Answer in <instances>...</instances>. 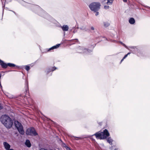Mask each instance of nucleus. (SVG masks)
I'll list each match as a JSON object with an SVG mask.
<instances>
[{"instance_id":"nucleus-1","label":"nucleus","mask_w":150,"mask_h":150,"mask_svg":"<svg viewBox=\"0 0 150 150\" xmlns=\"http://www.w3.org/2000/svg\"><path fill=\"white\" fill-rule=\"evenodd\" d=\"M110 135V134L108 130L105 129L103 132H98L93 135L91 137V139L93 141H95V139L93 138V137L95 136L96 138L98 139H106Z\"/></svg>"},{"instance_id":"nucleus-2","label":"nucleus","mask_w":150,"mask_h":150,"mask_svg":"<svg viewBox=\"0 0 150 150\" xmlns=\"http://www.w3.org/2000/svg\"><path fill=\"white\" fill-rule=\"evenodd\" d=\"M1 122L7 128H11L13 125V121L11 118L6 115H2L0 118Z\"/></svg>"},{"instance_id":"nucleus-3","label":"nucleus","mask_w":150,"mask_h":150,"mask_svg":"<svg viewBox=\"0 0 150 150\" xmlns=\"http://www.w3.org/2000/svg\"><path fill=\"white\" fill-rule=\"evenodd\" d=\"M101 5L99 2H93L91 3L89 6L90 9L92 11L96 12L98 11L100 8Z\"/></svg>"},{"instance_id":"nucleus-4","label":"nucleus","mask_w":150,"mask_h":150,"mask_svg":"<svg viewBox=\"0 0 150 150\" xmlns=\"http://www.w3.org/2000/svg\"><path fill=\"white\" fill-rule=\"evenodd\" d=\"M76 50L78 53L86 54H89L92 52V50L88 49L83 46L78 47L77 48Z\"/></svg>"},{"instance_id":"nucleus-5","label":"nucleus","mask_w":150,"mask_h":150,"mask_svg":"<svg viewBox=\"0 0 150 150\" xmlns=\"http://www.w3.org/2000/svg\"><path fill=\"white\" fill-rule=\"evenodd\" d=\"M15 125L19 132L22 134H23L24 131L23 130V127L21 124L18 121H15Z\"/></svg>"},{"instance_id":"nucleus-6","label":"nucleus","mask_w":150,"mask_h":150,"mask_svg":"<svg viewBox=\"0 0 150 150\" xmlns=\"http://www.w3.org/2000/svg\"><path fill=\"white\" fill-rule=\"evenodd\" d=\"M26 133L27 135L32 136H35L38 134L35 129L33 127L28 129L26 130Z\"/></svg>"},{"instance_id":"nucleus-7","label":"nucleus","mask_w":150,"mask_h":150,"mask_svg":"<svg viewBox=\"0 0 150 150\" xmlns=\"http://www.w3.org/2000/svg\"><path fill=\"white\" fill-rule=\"evenodd\" d=\"M127 49L129 50L131 53L134 54L136 52L138 51L137 47L136 46H129V47L127 46Z\"/></svg>"},{"instance_id":"nucleus-8","label":"nucleus","mask_w":150,"mask_h":150,"mask_svg":"<svg viewBox=\"0 0 150 150\" xmlns=\"http://www.w3.org/2000/svg\"><path fill=\"white\" fill-rule=\"evenodd\" d=\"M3 145L5 149L6 150H9L10 148V145L7 142H4L3 143Z\"/></svg>"},{"instance_id":"nucleus-9","label":"nucleus","mask_w":150,"mask_h":150,"mask_svg":"<svg viewBox=\"0 0 150 150\" xmlns=\"http://www.w3.org/2000/svg\"><path fill=\"white\" fill-rule=\"evenodd\" d=\"M59 46H60V44H57L56 45L50 48L49 49H47V51L49 52V51H50L52 50H54V49H56L58 48V47H59Z\"/></svg>"},{"instance_id":"nucleus-10","label":"nucleus","mask_w":150,"mask_h":150,"mask_svg":"<svg viewBox=\"0 0 150 150\" xmlns=\"http://www.w3.org/2000/svg\"><path fill=\"white\" fill-rule=\"evenodd\" d=\"M61 28L64 31H67L68 30L69 27L68 25H64L61 27Z\"/></svg>"},{"instance_id":"nucleus-11","label":"nucleus","mask_w":150,"mask_h":150,"mask_svg":"<svg viewBox=\"0 0 150 150\" xmlns=\"http://www.w3.org/2000/svg\"><path fill=\"white\" fill-rule=\"evenodd\" d=\"M0 64L3 68H6L7 67V64L4 62L0 59Z\"/></svg>"},{"instance_id":"nucleus-12","label":"nucleus","mask_w":150,"mask_h":150,"mask_svg":"<svg viewBox=\"0 0 150 150\" xmlns=\"http://www.w3.org/2000/svg\"><path fill=\"white\" fill-rule=\"evenodd\" d=\"M25 145L28 147H30L31 146V144L29 140H27L25 142Z\"/></svg>"},{"instance_id":"nucleus-13","label":"nucleus","mask_w":150,"mask_h":150,"mask_svg":"<svg viewBox=\"0 0 150 150\" xmlns=\"http://www.w3.org/2000/svg\"><path fill=\"white\" fill-rule=\"evenodd\" d=\"M129 21V23L131 24H133L135 22L134 19L132 18H130Z\"/></svg>"},{"instance_id":"nucleus-14","label":"nucleus","mask_w":150,"mask_h":150,"mask_svg":"<svg viewBox=\"0 0 150 150\" xmlns=\"http://www.w3.org/2000/svg\"><path fill=\"white\" fill-rule=\"evenodd\" d=\"M107 142L110 145L112 144V142L113 141L112 139L110 137L108 138L107 139Z\"/></svg>"},{"instance_id":"nucleus-15","label":"nucleus","mask_w":150,"mask_h":150,"mask_svg":"<svg viewBox=\"0 0 150 150\" xmlns=\"http://www.w3.org/2000/svg\"><path fill=\"white\" fill-rule=\"evenodd\" d=\"M81 29L83 30H85V31H87L88 30V29L86 28V26L85 25H83V26H82L81 28Z\"/></svg>"},{"instance_id":"nucleus-16","label":"nucleus","mask_w":150,"mask_h":150,"mask_svg":"<svg viewBox=\"0 0 150 150\" xmlns=\"http://www.w3.org/2000/svg\"><path fill=\"white\" fill-rule=\"evenodd\" d=\"M103 24L105 27H108L110 25L109 23L108 22H104Z\"/></svg>"},{"instance_id":"nucleus-17","label":"nucleus","mask_w":150,"mask_h":150,"mask_svg":"<svg viewBox=\"0 0 150 150\" xmlns=\"http://www.w3.org/2000/svg\"><path fill=\"white\" fill-rule=\"evenodd\" d=\"M8 66L11 67H13L16 66L17 67L15 64L11 63H8L7 64V66Z\"/></svg>"},{"instance_id":"nucleus-18","label":"nucleus","mask_w":150,"mask_h":150,"mask_svg":"<svg viewBox=\"0 0 150 150\" xmlns=\"http://www.w3.org/2000/svg\"><path fill=\"white\" fill-rule=\"evenodd\" d=\"M113 0H107V4L108 5H111L112 4Z\"/></svg>"},{"instance_id":"nucleus-19","label":"nucleus","mask_w":150,"mask_h":150,"mask_svg":"<svg viewBox=\"0 0 150 150\" xmlns=\"http://www.w3.org/2000/svg\"><path fill=\"white\" fill-rule=\"evenodd\" d=\"M25 69L27 71H28L30 69V67L29 66L26 65L25 66Z\"/></svg>"},{"instance_id":"nucleus-20","label":"nucleus","mask_w":150,"mask_h":150,"mask_svg":"<svg viewBox=\"0 0 150 150\" xmlns=\"http://www.w3.org/2000/svg\"><path fill=\"white\" fill-rule=\"evenodd\" d=\"M119 42L122 45L125 47L127 48V46L124 43H123L122 42Z\"/></svg>"},{"instance_id":"nucleus-21","label":"nucleus","mask_w":150,"mask_h":150,"mask_svg":"<svg viewBox=\"0 0 150 150\" xmlns=\"http://www.w3.org/2000/svg\"><path fill=\"white\" fill-rule=\"evenodd\" d=\"M131 53V52H129L127 54H126L124 57H123V59H125L126 57H127L129 54Z\"/></svg>"},{"instance_id":"nucleus-22","label":"nucleus","mask_w":150,"mask_h":150,"mask_svg":"<svg viewBox=\"0 0 150 150\" xmlns=\"http://www.w3.org/2000/svg\"><path fill=\"white\" fill-rule=\"evenodd\" d=\"M104 8L105 9H109V6H104Z\"/></svg>"},{"instance_id":"nucleus-23","label":"nucleus","mask_w":150,"mask_h":150,"mask_svg":"<svg viewBox=\"0 0 150 150\" xmlns=\"http://www.w3.org/2000/svg\"><path fill=\"white\" fill-rule=\"evenodd\" d=\"M56 67L55 68H52L50 70V71H53L55 70L56 69Z\"/></svg>"},{"instance_id":"nucleus-24","label":"nucleus","mask_w":150,"mask_h":150,"mask_svg":"<svg viewBox=\"0 0 150 150\" xmlns=\"http://www.w3.org/2000/svg\"><path fill=\"white\" fill-rule=\"evenodd\" d=\"M98 11H96V12H96V13L95 14V15L96 16H97L98 15H99V12H98Z\"/></svg>"},{"instance_id":"nucleus-25","label":"nucleus","mask_w":150,"mask_h":150,"mask_svg":"<svg viewBox=\"0 0 150 150\" xmlns=\"http://www.w3.org/2000/svg\"><path fill=\"white\" fill-rule=\"evenodd\" d=\"M50 21H53L54 20L53 18H52L50 17Z\"/></svg>"},{"instance_id":"nucleus-26","label":"nucleus","mask_w":150,"mask_h":150,"mask_svg":"<svg viewBox=\"0 0 150 150\" xmlns=\"http://www.w3.org/2000/svg\"><path fill=\"white\" fill-rule=\"evenodd\" d=\"M34 8H40L39 7L37 6H34Z\"/></svg>"},{"instance_id":"nucleus-27","label":"nucleus","mask_w":150,"mask_h":150,"mask_svg":"<svg viewBox=\"0 0 150 150\" xmlns=\"http://www.w3.org/2000/svg\"><path fill=\"white\" fill-rule=\"evenodd\" d=\"M66 149L67 150H71L70 148L67 146L66 147Z\"/></svg>"},{"instance_id":"nucleus-28","label":"nucleus","mask_w":150,"mask_h":150,"mask_svg":"<svg viewBox=\"0 0 150 150\" xmlns=\"http://www.w3.org/2000/svg\"><path fill=\"white\" fill-rule=\"evenodd\" d=\"M91 29L92 30H94V28L92 26L91 27Z\"/></svg>"},{"instance_id":"nucleus-29","label":"nucleus","mask_w":150,"mask_h":150,"mask_svg":"<svg viewBox=\"0 0 150 150\" xmlns=\"http://www.w3.org/2000/svg\"><path fill=\"white\" fill-rule=\"evenodd\" d=\"M5 95L7 97H8V98H11V97H10L9 96V95L8 93H7Z\"/></svg>"},{"instance_id":"nucleus-30","label":"nucleus","mask_w":150,"mask_h":150,"mask_svg":"<svg viewBox=\"0 0 150 150\" xmlns=\"http://www.w3.org/2000/svg\"><path fill=\"white\" fill-rule=\"evenodd\" d=\"M75 137L76 138L75 139L76 140H78V139L80 138H79V137Z\"/></svg>"},{"instance_id":"nucleus-31","label":"nucleus","mask_w":150,"mask_h":150,"mask_svg":"<svg viewBox=\"0 0 150 150\" xmlns=\"http://www.w3.org/2000/svg\"><path fill=\"white\" fill-rule=\"evenodd\" d=\"M2 108V107L1 106V105L0 104V110Z\"/></svg>"},{"instance_id":"nucleus-32","label":"nucleus","mask_w":150,"mask_h":150,"mask_svg":"<svg viewBox=\"0 0 150 150\" xmlns=\"http://www.w3.org/2000/svg\"><path fill=\"white\" fill-rule=\"evenodd\" d=\"M124 59H123H123L121 60V62Z\"/></svg>"},{"instance_id":"nucleus-33","label":"nucleus","mask_w":150,"mask_h":150,"mask_svg":"<svg viewBox=\"0 0 150 150\" xmlns=\"http://www.w3.org/2000/svg\"><path fill=\"white\" fill-rule=\"evenodd\" d=\"M124 2H125L127 1V0H123Z\"/></svg>"},{"instance_id":"nucleus-34","label":"nucleus","mask_w":150,"mask_h":150,"mask_svg":"<svg viewBox=\"0 0 150 150\" xmlns=\"http://www.w3.org/2000/svg\"><path fill=\"white\" fill-rule=\"evenodd\" d=\"M76 32V31H74H74H73V32H74V33H75Z\"/></svg>"},{"instance_id":"nucleus-35","label":"nucleus","mask_w":150,"mask_h":150,"mask_svg":"<svg viewBox=\"0 0 150 150\" xmlns=\"http://www.w3.org/2000/svg\"><path fill=\"white\" fill-rule=\"evenodd\" d=\"M9 150H13L12 149H9Z\"/></svg>"},{"instance_id":"nucleus-36","label":"nucleus","mask_w":150,"mask_h":150,"mask_svg":"<svg viewBox=\"0 0 150 150\" xmlns=\"http://www.w3.org/2000/svg\"><path fill=\"white\" fill-rule=\"evenodd\" d=\"M115 150H117V149H115Z\"/></svg>"}]
</instances>
